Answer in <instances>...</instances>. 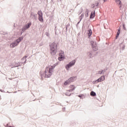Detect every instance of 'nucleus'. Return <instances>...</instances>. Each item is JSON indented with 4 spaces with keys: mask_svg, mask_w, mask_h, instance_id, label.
I'll return each mask as SVG.
<instances>
[{
    "mask_svg": "<svg viewBox=\"0 0 127 127\" xmlns=\"http://www.w3.org/2000/svg\"><path fill=\"white\" fill-rule=\"evenodd\" d=\"M55 66L49 65L46 67L44 75H45L46 78H50V76L52 75L53 70H54Z\"/></svg>",
    "mask_w": 127,
    "mask_h": 127,
    "instance_id": "nucleus-1",
    "label": "nucleus"
},
{
    "mask_svg": "<svg viewBox=\"0 0 127 127\" xmlns=\"http://www.w3.org/2000/svg\"><path fill=\"white\" fill-rule=\"evenodd\" d=\"M50 51L52 55H56L57 53V44L56 43H53L51 45Z\"/></svg>",
    "mask_w": 127,
    "mask_h": 127,
    "instance_id": "nucleus-2",
    "label": "nucleus"
},
{
    "mask_svg": "<svg viewBox=\"0 0 127 127\" xmlns=\"http://www.w3.org/2000/svg\"><path fill=\"white\" fill-rule=\"evenodd\" d=\"M22 39H23V38H22V37L19 38L18 39H17L16 40V41H15L14 43L10 44V47H11V48H13L15 47V46H17V45H18V44L19 43V42H21V40H22Z\"/></svg>",
    "mask_w": 127,
    "mask_h": 127,
    "instance_id": "nucleus-3",
    "label": "nucleus"
},
{
    "mask_svg": "<svg viewBox=\"0 0 127 127\" xmlns=\"http://www.w3.org/2000/svg\"><path fill=\"white\" fill-rule=\"evenodd\" d=\"M75 63H76L75 60H73L72 61L70 62L66 66V69L67 70H69V68L72 67V66H74L75 65Z\"/></svg>",
    "mask_w": 127,
    "mask_h": 127,
    "instance_id": "nucleus-4",
    "label": "nucleus"
},
{
    "mask_svg": "<svg viewBox=\"0 0 127 127\" xmlns=\"http://www.w3.org/2000/svg\"><path fill=\"white\" fill-rule=\"evenodd\" d=\"M105 81V76L100 77L99 79L95 81V83H99V82H103Z\"/></svg>",
    "mask_w": 127,
    "mask_h": 127,
    "instance_id": "nucleus-5",
    "label": "nucleus"
},
{
    "mask_svg": "<svg viewBox=\"0 0 127 127\" xmlns=\"http://www.w3.org/2000/svg\"><path fill=\"white\" fill-rule=\"evenodd\" d=\"M116 2L117 3V4H119L120 5L119 6V8L120 9H122V1H121V0H116Z\"/></svg>",
    "mask_w": 127,
    "mask_h": 127,
    "instance_id": "nucleus-6",
    "label": "nucleus"
},
{
    "mask_svg": "<svg viewBox=\"0 0 127 127\" xmlns=\"http://www.w3.org/2000/svg\"><path fill=\"white\" fill-rule=\"evenodd\" d=\"M30 26H31V23H29L27 25L25 26L23 28H22V30H26V29H27V28H29V27H30Z\"/></svg>",
    "mask_w": 127,
    "mask_h": 127,
    "instance_id": "nucleus-7",
    "label": "nucleus"
},
{
    "mask_svg": "<svg viewBox=\"0 0 127 127\" xmlns=\"http://www.w3.org/2000/svg\"><path fill=\"white\" fill-rule=\"evenodd\" d=\"M74 90H75V86L70 85L69 86L68 92H72V91H74Z\"/></svg>",
    "mask_w": 127,
    "mask_h": 127,
    "instance_id": "nucleus-8",
    "label": "nucleus"
},
{
    "mask_svg": "<svg viewBox=\"0 0 127 127\" xmlns=\"http://www.w3.org/2000/svg\"><path fill=\"white\" fill-rule=\"evenodd\" d=\"M76 80V77H72L68 79V81L69 83H72V82H74Z\"/></svg>",
    "mask_w": 127,
    "mask_h": 127,
    "instance_id": "nucleus-9",
    "label": "nucleus"
},
{
    "mask_svg": "<svg viewBox=\"0 0 127 127\" xmlns=\"http://www.w3.org/2000/svg\"><path fill=\"white\" fill-rule=\"evenodd\" d=\"M95 17V11H92L90 14V18H94Z\"/></svg>",
    "mask_w": 127,
    "mask_h": 127,
    "instance_id": "nucleus-10",
    "label": "nucleus"
},
{
    "mask_svg": "<svg viewBox=\"0 0 127 127\" xmlns=\"http://www.w3.org/2000/svg\"><path fill=\"white\" fill-rule=\"evenodd\" d=\"M59 61H62L65 59V56H60L58 58Z\"/></svg>",
    "mask_w": 127,
    "mask_h": 127,
    "instance_id": "nucleus-11",
    "label": "nucleus"
},
{
    "mask_svg": "<svg viewBox=\"0 0 127 127\" xmlns=\"http://www.w3.org/2000/svg\"><path fill=\"white\" fill-rule=\"evenodd\" d=\"M92 31L91 29H89L88 30V34L89 37L90 36H91V35H92Z\"/></svg>",
    "mask_w": 127,
    "mask_h": 127,
    "instance_id": "nucleus-12",
    "label": "nucleus"
},
{
    "mask_svg": "<svg viewBox=\"0 0 127 127\" xmlns=\"http://www.w3.org/2000/svg\"><path fill=\"white\" fill-rule=\"evenodd\" d=\"M59 56H64V52L63 51H60Z\"/></svg>",
    "mask_w": 127,
    "mask_h": 127,
    "instance_id": "nucleus-13",
    "label": "nucleus"
},
{
    "mask_svg": "<svg viewBox=\"0 0 127 127\" xmlns=\"http://www.w3.org/2000/svg\"><path fill=\"white\" fill-rule=\"evenodd\" d=\"M38 14L39 16H43V13H42V11H39L38 12Z\"/></svg>",
    "mask_w": 127,
    "mask_h": 127,
    "instance_id": "nucleus-14",
    "label": "nucleus"
},
{
    "mask_svg": "<svg viewBox=\"0 0 127 127\" xmlns=\"http://www.w3.org/2000/svg\"><path fill=\"white\" fill-rule=\"evenodd\" d=\"M39 20L41 22H43V17L42 16H39Z\"/></svg>",
    "mask_w": 127,
    "mask_h": 127,
    "instance_id": "nucleus-15",
    "label": "nucleus"
},
{
    "mask_svg": "<svg viewBox=\"0 0 127 127\" xmlns=\"http://www.w3.org/2000/svg\"><path fill=\"white\" fill-rule=\"evenodd\" d=\"M70 81L68 80V79L64 82V85L65 86H66V85H69L70 84Z\"/></svg>",
    "mask_w": 127,
    "mask_h": 127,
    "instance_id": "nucleus-16",
    "label": "nucleus"
},
{
    "mask_svg": "<svg viewBox=\"0 0 127 127\" xmlns=\"http://www.w3.org/2000/svg\"><path fill=\"white\" fill-rule=\"evenodd\" d=\"M90 96H92V97H95L96 96V93L94 91H91L90 92Z\"/></svg>",
    "mask_w": 127,
    "mask_h": 127,
    "instance_id": "nucleus-17",
    "label": "nucleus"
},
{
    "mask_svg": "<svg viewBox=\"0 0 127 127\" xmlns=\"http://www.w3.org/2000/svg\"><path fill=\"white\" fill-rule=\"evenodd\" d=\"M120 33H121V29L120 28H119L118 32H117V36H116V38L119 37V35H120Z\"/></svg>",
    "mask_w": 127,
    "mask_h": 127,
    "instance_id": "nucleus-18",
    "label": "nucleus"
},
{
    "mask_svg": "<svg viewBox=\"0 0 127 127\" xmlns=\"http://www.w3.org/2000/svg\"><path fill=\"white\" fill-rule=\"evenodd\" d=\"M85 17H88V16H89V12L87 11L86 12H85Z\"/></svg>",
    "mask_w": 127,
    "mask_h": 127,
    "instance_id": "nucleus-19",
    "label": "nucleus"
},
{
    "mask_svg": "<svg viewBox=\"0 0 127 127\" xmlns=\"http://www.w3.org/2000/svg\"><path fill=\"white\" fill-rule=\"evenodd\" d=\"M102 73H103V70L101 71H98V74H102Z\"/></svg>",
    "mask_w": 127,
    "mask_h": 127,
    "instance_id": "nucleus-20",
    "label": "nucleus"
},
{
    "mask_svg": "<svg viewBox=\"0 0 127 127\" xmlns=\"http://www.w3.org/2000/svg\"><path fill=\"white\" fill-rule=\"evenodd\" d=\"M6 127H14V126H9L8 125H7Z\"/></svg>",
    "mask_w": 127,
    "mask_h": 127,
    "instance_id": "nucleus-21",
    "label": "nucleus"
},
{
    "mask_svg": "<svg viewBox=\"0 0 127 127\" xmlns=\"http://www.w3.org/2000/svg\"><path fill=\"white\" fill-rule=\"evenodd\" d=\"M82 96H83V95H78V97H79V98H81V97H82Z\"/></svg>",
    "mask_w": 127,
    "mask_h": 127,
    "instance_id": "nucleus-22",
    "label": "nucleus"
},
{
    "mask_svg": "<svg viewBox=\"0 0 127 127\" xmlns=\"http://www.w3.org/2000/svg\"><path fill=\"white\" fill-rule=\"evenodd\" d=\"M34 14V13L32 12V13H31V15H33Z\"/></svg>",
    "mask_w": 127,
    "mask_h": 127,
    "instance_id": "nucleus-23",
    "label": "nucleus"
},
{
    "mask_svg": "<svg viewBox=\"0 0 127 127\" xmlns=\"http://www.w3.org/2000/svg\"><path fill=\"white\" fill-rule=\"evenodd\" d=\"M124 29L126 30V27H125V25H123Z\"/></svg>",
    "mask_w": 127,
    "mask_h": 127,
    "instance_id": "nucleus-24",
    "label": "nucleus"
},
{
    "mask_svg": "<svg viewBox=\"0 0 127 127\" xmlns=\"http://www.w3.org/2000/svg\"><path fill=\"white\" fill-rule=\"evenodd\" d=\"M81 17H83V16H84V14H81Z\"/></svg>",
    "mask_w": 127,
    "mask_h": 127,
    "instance_id": "nucleus-25",
    "label": "nucleus"
},
{
    "mask_svg": "<svg viewBox=\"0 0 127 127\" xmlns=\"http://www.w3.org/2000/svg\"><path fill=\"white\" fill-rule=\"evenodd\" d=\"M103 0L104 1V2L107 1V0Z\"/></svg>",
    "mask_w": 127,
    "mask_h": 127,
    "instance_id": "nucleus-26",
    "label": "nucleus"
},
{
    "mask_svg": "<svg viewBox=\"0 0 127 127\" xmlns=\"http://www.w3.org/2000/svg\"><path fill=\"white\" fill-rule=\"evenodd\" d=\"M91 44H93V43H94V42H91Z\"/></svg>",
    "mask_w": 127,
    "mask_h": 127,
    "instance_id": "nucleus-27",
    "label": "nucleus"
}]
</instances>
